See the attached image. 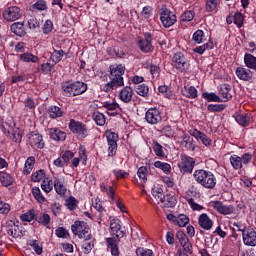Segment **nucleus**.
<instances>
[{
	"label": "nucleus",
	"instance_id": "nucleus-1",
	"mask_svg": "<svg viewBox=\"0 0 256 256\" xmlns=\"http://www.w3.org/2000/svg\"><path fill=\"white\" fill-rule=\"evenodd\" d=\"M109 69L110 82L106 83L102 87V91L105 93H111V91H115V89H118V87H123L125 85L123 80V75H125V66L121 64H112L110 65Z\"/></svg>",
	"mask_w": 256,
	"mask_h": 256
},
{
	"label": "nucleus",
	"instance_id": "nucleus-2",
	"mask_svg": "<svg viewBox=\"0 0 256 256\" xmlns=\"http://www.w3.org/2000/svg\"><path fill=\"white\" fill-rule=\"evenodd\" d=\"M193 178L198 185H201L204 189H215L217 185V178L211 171L198 169L193 173Z\"/></svg>",
	"mask_w": 256,
	"mask_h": 256
},
{
	"label": "nucleus",
	"instance_id": "nucleus-3",
	"mask_svg": "<svg viewBox=\"0 0 256 256\" xmlns=\"http://www.w3.org/2000/svg\"><path fill=\"white\" fill-rule=\"evenodd\" d=\"M87 89V83L81 81L64 82L62 84V92L65 97H79V95L86 93Z\"/></svg>",
	"mask_w": 256,
	"mask_h": 256
},
{
	"label": "nucleus",
	"instance_id": "nucleus-4",
	"mask_svg": "<svg viewBox=\"0 0 256 256\" xmlns=\"http://www.w3.org/2000/svg\"><path fill=\"white\" fill-rule=\"evenodd\" d=\"M0 128L4 135H6V137H10L14 143H21L23 139V130L15 127V124L3 122Z\"/></svg>",
	"mask_w": 256,
	"mask_h": 256
},
{
	"label": "nucleus",
	"instance_id": "nucleus-5",
	"mask_svg": "<svg viewBox=\"0 0 256 256\" xmlns=\"http://www.w3.org/2000/svg\"><path fill=\"white\" fill-rule=\"evenodd\" d=\"M136 45L142 53H153V51H155V46H153V34L145 32L143 37H137Z\"/></svg>",
	"mask_w": 256,
	"mask_h": 256
},
{
	"label": "nucleus",
	"instance_id": "nucleus-6",
	"mask_svg": "<svg viewBox=\"0 0 256 256\" xmlns=\"http://www.w3.org/2000/svg\"><path fill=\"white\" fill-rule=\"evenodd\" d=\"M68 127L73 135L77 136L79 139H85L86 137H89V128H87V124L81 121L71 119Z\"/></svg>",
	"mask_w": 256,
	"mask_h": 256
},
{
	"label": "nucleus",
	"instance_id": "nucleus-7",
	"mask_svg": "<svg viewBox=\"0 0 256 256\" xmlns=\"http://www.w3.org/2000/svg\"><path fill=\"white\" fill-rule=\"evenodd\" d=\"M105 137L108 145V157H115L117 155V143H119V134L111 129H108L105 131Z\"/></svg>",
	"mask_w": 256,
	"mask_h": 256
},
{
	"label": "nucleus",
	"instance_id": "nucleus-8",
	"mask_svg": "<svg viewBox=\"0 0 256 256\" xmlns=\"http://www.w3.org/2000/svg\"><path fill=\"white\" fill-rule=\"evenodd\" d=\"M159 17L165 29H169V27H173L177 23V15L175 12L169 10V8H161L159 10Z\"/></svg>",
	"mask_w": 256,
	"mask_h": 256
},
{
	"label": "nucleus",
	"instance_id": "nucleus-9",
	"mask_svg": "<svg viewBox=\"0 0 256 256\" xmlns=\"http://www.w3.org/2000/svg\"><path fill=\"white\" fill-rule=\"evenodd\" d=\"M73 235L79 237V239H85V237H91V228L85 221H75L71 226Z\"/></svg>",
	"mask_w": 256,
	"mask_h": 256
},
{
	"label": "nucleus",
	"instance_id": "nucleus-10",
	"mask_svg": "<svg viewBox=\"0 0 256 256\" xmlns=\"http://www.w3.org/2000/svg\"><path fill=\"white\" fill-rule=\"evenodd\" d=\"M189 65V60L185 58L183 53L177 52L173 55L172 66H174L175 69H178V71H181L182 73L189 71Z\"/></svg>",
	"mask_w": 256,
	"mask_h": 256
},
{
	"label": "nucleus",
	"instance_id": "nucleus-11",
	"mask_svg": "<svg viewBox=\"0 0 256 256\" xmlns=\"http://www.w3.org/2000/svg\"><path fill=\"white\" fill-rule=\"evenodd\" d=\"M145 121L149 125H157L163 121V112L157 107L149 108L145 113Z\"/></svg>",
	"mask_w": 256,
	"mask_h": 256
},
{
	"label": "nucleus",
	"instance_id": "nucleus-12",
	"mask_svg": "<svg viewBox=\"0 0 256 256\" xmlns=\"http://www.w3.org/2000/svg\"><path fill=\"white\" fill-rule=\"evenodd\" d=\"M2 16L8 23H13V21L21 19V17H23V13L21 12V8L17 6H10L3 11Z\"/></svg>",
	"mask_w": 256,
	"mask_h": 256
},
{
	"label": "nucleus",
	"instance_id": "nucleus-13",
	"mask_svg": "<svg viewBox=\"0 0 256 256\" xmlns=\"http://www.w3.org/2000/svg\"><path fill=\"white\" fill-rule=\"evenodd\" d=\"M178 167L183 175H185V173H193V169H195V159L187 155H182Z\"/></svg>",
	"mask_w": 256,
	"mask_h": 256
},
{
	"label": "nucleus",
	"instance_id": "nucleus-14",
	"mask_svg": "<svg viewBox=\"0 0 256 256\" xmlns=\"http://www.w3.org/2000/svg\"><path fill=\"white\" fill-rule=\"evenodd\" d=\"M189 134L191 137H194L196 141H198L201 145H204V147H211L213 140L205 134V132L199 131L196 128H192L189 130Z\"/></svg>",
	"mask_w": 256,
	"mask_h": 256
},
{
	"label": "nucleus",
	"instance_id": "nucleus-15",
	"mask_svg": "<svg viewBox=\"0 0 256 256\" xmlns=\"http://www.w3.org/2000/svg\"><path fill=\"white\" fill-rule=\"evenodd\" d=\"M242 241L244 245L248 247H256V231L251 226L244 231L242 234Z\"/></svg>",
	"mask_w": 256,
	"mask_h": 256
},
{
	"label": "nucleus",
	"instance_id": "nucleus-16",
	"mask_svg": "<svg viewBox=\"0 0 256 256\" xmlns=\"http://www.w3.org/2000/svg\"><path fill=\"white\" fill-rule=\"evenodd\" d=\"M210 207L212 209H215L217 213H220V215H231L235 211V208L231 205H224L221 201H212L210 202Z\"/></svg>",
	"mask_w": 256,
	"mask_h": 256
},
{
	"label": "nucleus",
	"instance_id": "nucleus-17",
	"mask_svg": "<svg viewBox=\"0 0 256 256\" xmlns=\"http://www.w3.org/2000/svg\"><path fill=\"white\" fill-rule=\"evenodd\" d=\"M28 143L33 149H43L45 147V141L43 140V136L35 132H31L29 134Z\"/></svg>",
	"mask_w": 256,
	"mask_h": 256
},
{
	"label": "nucleus",
	"instance_id": "nucleus-18",
	"mask_svg": "<svg viewBox=\"0 0 256 256\" xmlns=\"http://www.w3.org/2000/svg\"><path fill=\"white\" fill-rule=\"evenodd\" d=\"M103 107L106 109V113L109 117H117L122 111L121 106H119L117 102H104Z\"/></svg>",
	"mask_w": 256,
	"mask_h": 256
},
{
	"label": "nucleus",
	"instance_id": "nucleus-19",
	"mask_svg": "<svg viewBox=\"0 0 256 256\" xmlns=\"http://www.w3.org/2000/svg\"><path fill=\"white\" fill-rule=\"evenodd\" d=\"M133 95H135L133 88L126 86L120 90L118 98L120 101H122V103H131V101H133Z\"/></svg>",
	"mask_w": 256,
	"mask_h": 256
},
{
	"label": "nucleus",
	"instance_id": "nucleus-20",
	"mask_svg": "<svg viewBox=\"0 0 256 256\" xmlns=\"http://www.w3.org/2000/svg\"><path fill=\"white\" fill-rule=\"evenodd\" d=\"M219 95L221 103L231 101V99H233V94H231V85L222 84L219 88Z\"/></svg>",
	"mask_w": 256,
	"mask_h": 256
},
{
	"label": "nucleus",
	"instance_id": "nucleus-21",
	"mask_svg": "<svg viewBox=\"0 0 256 256\" xmlns=\"http://www.w3.org/2000/svg\"><path fill=\"white\" fill-rule=\"evenodd\" d=\"M198 225L204 231H211L213 228V220L206 213H202L198 217Z\"/></svg>",
	"mask_w": 256,
	"mask_h": 256
},
{
	"label": "nucleus",
	"instance_id": "nucleus-22",
	"mask_svg": "<svg viewBox=\"0 0 256 256\" xmlns=\"http://www.w3.org/2000/svg\"><path fill=\"white\" fill-rule=\"evenodd\" d=\"M235 75L240 81H251L253 79V72L243 66L236 68Z\"/></svg>",
	"mask_w": 256,
	"mask_h": 256
},
{
	"label": "nucleus",
	"instance_id": "nucleus-23",
	"mask_svg": "<svg viewBox=\"0 0 256 256\" xmlns=\"http://www.w3.org/2000/svg\"><path fill=\"white\" fill-rule=\"evenodd\" d=\"M54 189L58 195H65V193H67V185H65V177L56 176L54 180Z\"/></svg>",
	"mask_w": 256,
	"mask_h": 256
},
{
	"label": "nucleus",
	"instance_id": "nucleus-24",
	"mask_svg": "<svg viewBox=\"0 0 256 256\" xmlns=\"http://www.w3.org/2000/svg\"><path fill=\"white\" fill-rule=\"evenodd\" d=\"M12 33L18 37H25L27 30H25V22H14L10 27Z\"/></svg>",
	"mask_w": 256,
	"mask_h": 256
},
{
	"label": "nucleus",
	"instance_id": "nucleus-25",
	"mask_svg": "<svg viewBox=\"0 0 256 256\" xmlns=\"http://www.w3.org/2000/svg\"><path fill=\"white\" fill-rule=\"evenodd\" d=\"M110 229L113 235L119 239V237H123V231H121V220L117 218H113L110 221Z\"/></svg>",
	"mask_w": 256,
	"mask_h": 256
},
{
	"label": "nucleus",
	"instance_id": "nucleus-26",
	"mask_svg": "<svg viewBox=\"0 0 256 256\" xmlns=\"http://www.w3.org/2000/svg\"><path fill=\"white\" fill-rule=\"evenodd\" d=\"M82 241V251L85 253V255H89L91 251H93V248L95 247V240H93L92 236L83 238Z\"/></svg>",
	"mask_w": 256,
	"mask_h": 256
},
{
	"label": "nucleus",
	"instance_id": "nucleus-27",
	"mask_svg": "<svg viewBox=\"0 0 256 256\" xmlns=\"http://www.w3.org/2000/svg\"><path fill=\"white\" fill-rule=\"evenodd\" d=\"M235 121L240 124L241 127H249L251 123V114L249 113H240L236 114Z\"/></svg>",
	"mask_w": 256,
	"mask_h": 256
},
{
	"label": "nucleus",
	"instance_id": "nucleus-28",
	"mask_svg": "<svg viewBox=\"0 0 256 256\" xmlns=\"http://www.w3.org/2000/svg\"><path fill=\"white\" fill-rule=\"evenodd\" d=\"M176 237L183 248L187 249V251H191V243L189 242V238L187 237V234H185V232L181 230L178 231L176 233Z\"/></svg>",
	"mask_w": 256,
	"mask_h": 256
},
{
	"label": "nucleus",
	"instance_id": "nucleus-29",
	"mask_svg": "<svg viewBox=\"0 0 256 256\" xmlns=\"http://www.w3.org/2000/svg\"><path fill=\"white\" fill-rule=\"evenodd\" d=\"M106 243L108 245V249L111 251V255L119 256V241L115 238H107Z\"/></svg>",
	"mask_w": 256,
	"mask_h": 256
},
{
	"label": "nucleus",
	"instance_id": "nucleus-30",
	"mask_svg": "<svg viewBox=\"0 0 256 256\" xmlns=\"http://www.w3.org/2000/svg\"><path fill=\"white\" fill-rule=\"evenodd\" d=\"M215 47V44L213 43L212 39H209L207 43L197 46L193 49L194 53H197L198 55H203L206 51H211Z\"/></svg>",
	"mask_w": 256,
	"mask_h": 256
},
{
	"label": "nucleus",
	"instance_id": "nucleus-31",
	"mask_svg": "<svg viewBox=\"0 0 256 256\" xmlns=\"http://www.w3.org/2000/svg\"><path fill=\"white\" fill-rule=\"evenodd\" d=\"M182 95L187 97V99H197L199 92L195 86H185L182 89Z\"/></svg>",
	"mask_w": 256,
	"mask_h": 256
},
{
	"label": "nucleus",
	"instance_id": "nucleus-32",
	"mask_svg": "<svg viewBox=\"0 0 256 256\" xmlns=\"http://www.w3.org/2000/svg\"><path fill=\"white\" fill-rule=\"evenodd\" d=\"M50 135L54 141H65L67 139V134L59 128L50 129Z\"/></svg>",
	"mask_w": 256,
	"mask_h": 256
},
{
	"label": "nucleus",
	"instance_id": "nucleus-33",
	"mask_svg": "<svg viewBox=\"0 0 256 256\" xmlns=\"http://www.w3.org/2000/svg\"><path fill=\"white\" fill-rule=\"evenodd\" d=\"M19 59L23 63H39V58L37 57V55H33L29 52H24L20 54Z\"/></svg>",
	"mask_w": 256,
	"mask_h": 256
},
{
	"label": "nucleus",
	"instance_id": "nucleus-34",
	"mask_svg": "<svg viewBox=\"0 0 256 256\" xmlns=\"http://www.w3.org/2000/svg\"><path fill=\"white\" fill-rule=\"evenodd\" d=\"M36 221L40 223V225H43L47 229H50L49 225H51V216L45 212L40 213L36 217Z\"/></svg>",
	"mask_w": 256,
	"mask_h": 256
},
{
	"label": "nucleus",
	"instance_id": "nucleus-35",
	"mask_svg": "<svg viewBox=\"0 0 256 256\" xmlns=\"http://www.w3.org/2000/svg\"><path fill=\"white\" fill-rule=\"evenodd\" d=\"M244 65L248 69H252L253 71H256V57L252 54L246 53L244 55Z\"/></svg>",
	"mask_w": 256,
	"mask_h": 256
},
{
	"label": "nucleus",
	"instance_id": "nucleus-36",
	"mask_svg": "<svg viewBox=\"0 0 256 256\" xmlns=\"http://www.w3.org/2000/svg\"><path fill=\"white\" fill-rule=\"evenodd\" d=\"M47 113L50 119H59V117H63V110L58 106H50Z\"/></svg>",
	"mask_w": 256,
	"mask_h": 256
},
{
	"label": "nucleus",
	"instance_id": "nucleus-37",
	"mask_svg": "<svg viewBox=\"0 0 256 256\" xmlns=\"http://www.w3.org/2000/svg\"><path fill=\"white\" fill-rule=\"evenodd\" d=\"M81 161H82L83 165L87 164V153H85V151H83L79 157H75L72 159L70 167L72 169H77V167H79V163H81Z\"/></svg>",
	"mask_w": 256,
	"mask_h": 256
},
{
	"label": "nucleus",
	"instance_id": "nucleus-38",
	"mask_svg": "<svg viewBox=\"0 0 256 256\" xmlns=\"http://www.w3.org/2000/svg\"><path fill=\"white\" fill-rule=\"evenodd\" d=\"M32 195L37 203H40V205L47 203V198L43 196V193H41V189H39V187L32 188Z\"/></svg>",
	"mask_w": 256,
	"mask_h": 256
},
{
	"label": "nucleus",
	"instance_id": "nucleus-39",
	"mask_svg": "<svg viewBox=\"0 0 256 256\" xmlns=\"http://www.w3.org/2000/svg\"><path fill=\"white\" fill-rule=\"evenodd\" d=\"M152 195L158 201V203H164L165 202V194H163V188L159 186H154L152 188Z\"/></svg>",
	"mask_w": 256,
	"mask_h": 256
},
{
	"label": "nucleus",
	"instance_id": "nucleus-40",
	"mask_svg": "<svg viewBox=\"0 0 256 256\" xmlns=\"http://www.w3.org/2000/svg\"><path fill=\"white\" fill-rule=\"evenodd\" d=\"M100 189L102 191V193H107L109 199H111V201H115V187L113 186H109L107 187V184L105 182H102L100 184Z\"/></svg>",
	"mask_w": 256,
	"mask_h": 256
},
{
	"label": "nucleus",
	"instance_id": "nucleus-41",
	"mask_svg": "<svg viewBox=\"0 0 256 256\" xmlns=\"http://www.w3.org/2000/svg\"><path fill=\"white\" fill-rule=\"evenodd\" d=\"M154 167L156 169H160V171H163V173H165V175H171V164H169L167 162L155 161Z\"/></svg>",
	"mask_w": 256,
	"mask_h": 256
},
{
	"label": "nucleus",
	"instance_id": "nucleus-42",
	"mask_svg": "<svg viewBox=\"0 0 256 256\" xmlns=\"http://www.w3.org/2000/svg\"><path fill=\"white\" fill-rule=\"evenodd\" d=\"M192 41L197 43V45H201V43H205V41H207V36L203 30H197L192 36Z\"/></svg>",
	"mask_w": 256,
	"mask_h": 256
},
{
	"label": "nucleus",
	"instance_id": "nucleus-43",
	"mask_svg": "<svg viewBox=\"0 0 256 256\" xmlns=\"http://www.w3.org/2000/svg\"><path fill=\"white\" fill-rule=\"evenodd\" d=\"M33 167H35V156H30L27 158L24 164V175H30L31 171H33Z\"/></svg>",
	"mask_w": 256,
	"mask_h": 256
},
{
	"label": "nucleus",
	"instance_id": "nucleus-44",
	"mask_svg": "<svg viewBox=\"0 0 256 256\" xmlns=\"http://www.w3.org/2000/svg\"><path fill=\"white\" fill-rule=\"evenodd\" d=\"M219 5H221V0H206L205 9L207 13H213L219 9Z\"/></svg>",
	"mask_w": 256,
	"mask_h": 256
},
{
	"label": "nucleus",
	"instance_id": "nucleus-45",
	"mask_svg": "<svg viewBox=\"0 0 256 256\" xmlns=\"http://www.w3.org/2000/svg\"><path fill=\"white\" fill-rule=\"evenodd\" d=\"M230 164L235 169V171H239V169H243V161L240 156L232 155L230 156Z\"/></svg>",
	"mask_w": 256,
	"mask_h": 256
},
{
	"label": "nucleus",
	"instance_id": "nucleus-46",
	"mask_svg": "<svg viewBox=\"0 0 256 256\" xmlns=\"http://www.w3.org/2000/svg\"><path fill=\"white\" fill-rule=\"evenodd\" d=\"M46 178H47V174L43 169H40L32 173L31 175V181H33V183H39L40 181H43Z\"/></svg>",
	"mask_w": 256,
	"mask_h": 256
},
{
	"label": "nucleus",
	"instance_id": "nucleus-47",
	"mask_svg": "<svg viewBox=\"0 0 256 256\" xmlns=\"http://www.w3.org/2000/svg\"><path fill=\"white\" fill-rule=\"evenodd\" d=\"M47 9V1L45 0H38L30 7V11H47Z\"/></svg>",
	"mask_w": 256,
	"mask_h": 256
},
{
	"label": "nucleus",
	"instance_id": "nucleus-48",
	"mask_svg": "<svg viewBox=\"0 0 256 256\" xmlns=\"http://www.w3.org/2000/svg\"><path fill=\"white\" fill-rule=\"evenodd\" d=\"M0 182L4 187L13 185V177L5 172H0Z\"/></svg>",
	"mask_w": 256,
	"mask_h": 256
},
{
	"label": "nucleus",
	"instance_id": "nucleus-49",
	"mask_svg": "<svg viewBox=\"0 0 256 256\" xmlns=\"http://www.w3.org/2000/svg\"><path fill=\"white\" fill-rule=\"evenodd\" d=\"M203 99H205L206 101H208V103H221V98L219 96H217V94L215 93H209V92H204L202 94Z\"/></svg>",
	"mask_w": 256,
	"mask_h": 256
},
{
	"label": "nucleus",
	"instance_id": "nucleus-50",
	"mask_svg": "<svg viewBox=\"0 0 256 256\" xmlns=\"http://www.w3.org/2000/svg\"><path fill=\"white\" fill-rule=\"evenodd\" d=\"M28 245L32 247L36 255H41L43 253V245H41L37 240H29Z\"/></svg>",
	"mask_w": 256,
	"mask_h": 256
},
{
	"label": "nucleus",
	"instance_id": "nucleus-51",
	"mask_svg": "<svg viewBox=\"0 0 256 256\" xmlns=\"http://www.w3.org/2000/svg\"><path fill=\"white\" fill-rule=\"evenodd\" d=\"M174 225H178V227H186L189 225V218L185 214H180L176 216V222Z\"/></svg>",
	"mask_w": 256,
	"mask_h": 256
},
{
	"label": "nucleus",
	"instance_id": "nucleus-52",
	"mask_svg": "<svg viewBox=\"0 0 256 256\" xmlns=\"http://www.w3.org/2000/svg\"><path fill=\"white\" fill-rule=\"evenodd\" d=\"M41 189L44 193H51L53 191V181L49 178H46L41 183Z\"/></svg>",
	"mask_w": 256,
	"mask_h": 256
},
{
	"label": "nucleus",
	"instance_id": "nucleus-53",
	"mask_svg": "<svg viewBox=\"0 0 256 256\" xmlns=\"http://www.w3.org/2000/svg\"><path fill=\"white\" fill-rule=\"evenodd\" d=\"M136 93L140 97H149V86L147 84H140L136 88Z\"/></svg>",
	"mask_w": 256,
	"mask_h": 256
},
{
	"label": "nucleus",
	"instance_id": "nucleus-54",
	"mask_svg": "<svg viewBox=\"0 0 256 256\" xmlns=\"http://www.w3.org/2000/svg\"><path fill=\"white\" fill-rule=\"evenodd\" d=\"M152 149L157 157L163 158L165 157V151H163V147L159 142L154 141L152 144Z\"/></svg>",
	"mask_w": 256,
	"mask_h": 256
},
{
	"label": "nucleus",
	"instance_id": "nucleus-55",
	"mask_svg": "<svg viewBox=\"0 0 256 256\" xmlns=\"http://www.w3.org/2000/svg\"><path fill=\"white\" fill-rule=\"evenodd\" d=\"M93 120L95 121L96 125H99L100 127H103V125H105L107 121L105 118V114L101 112H95L93 114Z\"/></svg>",
	"mask_w": 256,
	"mask_h": 256
},
{
	"label": "nucleus",
	"instance_id": "nucleus-56",
	"mask_svg": "<svg viewBox=\"0 0 256 256\" xmlns=\"http://www.w3.org/2000/svg\"><path fill=\"white\" fill-rule=\"evenodd\" d=\"M137 175L140 179V183L145 184L147 183V175H148V170L147 167L142 166L137 170Z\"/></svg>",
	"mask_w": 256,
	"mask_h": 256
},
{
	"label": "nucleus",
	"instance_id": "nucleus-57",
	"mask_svg": "<svg viewBox=\"0 0 256 256\" xmlns=\"http://www.w3.org/2000/svg\"><path fill=\"white\" fill-rule=\"evenodd\" d=\"M55 235L59 237V239H70L71 235L69 234V230L63 228V227H58L55 230Z\"/></svg>",
	"mask_w": 256,
	"mask_h": 256
},
{
	"label": "nucleus",
	"instance_id": "nucleus-58",
	"mask_svg": "<svg viewBox=\"0 0 256 256\" xmlns=\"http://www.w3.org/2000/svg\"><path fill=\"white\" fill-rule=\"evenodd\" d=\"M64 55L65 52L63 50H54L50 56V59L53 61V63H59L61 59H63Z\"/></svg>",
	"mask_w": 256,
	"mask_h": 256
},
{
	"label": "nucleus",
	"instance_id": "nucleus-59",
	"mask_svg": "<svg viewBox=\"0 0 256 256\" xmlns=\"http://www.w3.org/2000/svg\"><path fill=\"white\" fill-rule=\"evenodd\" d=\"M77 199L73 196H70L68 199L65 201V206L69 211H75L77 209Z\"/></svg>",
	"mask_w": 256,
	"mask_h": 256
},
{
	"label": "nucleus",
	"instance_id": "nucleus-60",
	"mask_svg": "<svg viewBox=\"0 0 256 256\" xmlns=\"http://www.w3.org/2000/svg\"><path fill=\"white\" fill-rule=\"evenodd\" d=\"M21 221H24L26 223H31L33 219H35V210L31 209L28 212L22 214L20 216Z\"/></svg>",
	"mask_w": 256,
	"mask_h": 256
},
{
	"label": "nucleus",
	"instance_id": "nucleus-61",
	"mask_svg": "<svg viewBox=\"0 0 256 256\" xmlns=\"http://www.w3.org/2000/svg\"><path fill=\"white\" fill-rule=\"evenodd\" d=\"M136 255L137 256H155V253H153V250L151 249L138 247L136 249Z\"/></svg>",
	"mask_w": 256,
	"mask_h": 256
},
{
	"label": "nucleus",
	"instance_id": "nucleus-62",
	"mask_svg": "<svg viewBox=\"0 0 256 256\" xmlns=\"http://www.w3.org/2000/svg\"><path fill=\"white\" fill-rule=\"evenodd\" d=\"M113 174L118 181L129 177V172L121 169H114Z\"/></svg>",
	"mask_w": 256,
	"mask_h": 256
},
{
	"label": "nucleus",
	"instance_id": "nucleus-63",
	"mask_svg": "<svg viewBox=\"0 0 256 256\" xmlns=\"http://www.w3.org/2000/svg\"><path fill=\"white\" fill-rule=\"evenodd\" d=\"M233 227H234V231H239L240 233H242V235L249 228V226H247V224H245V223H243L241 221L234 222L233 223Z\"/></svg>",
	"mask_w": 256,
	"mask_h": 256
},
{
	"label": "nucleus",
	"instance_id": "nucleus-64",
	"mask_svg": "<svg viewBox=\"0 0 256 256\" xmlns=\"http://www.w3.org/2000/svg\"><path fill=\"white\" fill-rule=\"evenodd\" d=\"M208 111H212V113H219L225 110V105L223 104H210L207 107Z\"/></svg>",
	"mask_w": 256,
	"mask_h": 256
}]
</instances>
